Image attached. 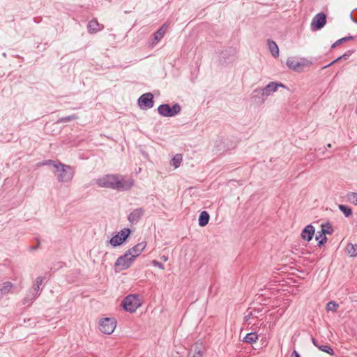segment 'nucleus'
<instances>
[{
	"mask_svg": "<svg viewBox=\"0 0 357 357\" xmlns=\"http://www.w3.org/2000/svg\"><path fill=\"white\" fill-rule=\"evenodd\" d=\"M96 184L101 188H110L118 191H126L134 185L132 178L126 179L121 176L107 174L96 180Z\"/></svg>",
	"mask_w": 357,
	"mask_h": 357,
	"instance_id": "nucleus-1",
	"label": "nucleus"
},
{
	"mask_svg": "<svg viewBox=\"0 0 357 357\" xmlns=\"http://www.w3.org/2000/svg\"><path fill=\"white\" fill-rule=\"evenodd\" d=\"M55 173L56 172L57 180L59 182L67 183L70 181L75 174L74 168L70 165H64L58 162Z\"/></svg>",
	"mask_w": 357,
	"mask_h": 357,
	"instance_id": "nucleus-2",
	"label": "nucleus"
},
{
	"mask_svg": "<svg viewBox=\"0 0 357 357\" xmlns=\"http://www.w3.org/2000/svg\"><path fill=\"white\" fill-rule=\"evenodd\" d=\"M237 141L229 138L218 137L215 142L214 151L222 154L224 152L231 150L236 146Z\"/></svg>",
	"mask_w": 357,
	"mask_h": 357,
	"instance_id": "nucleus-3",
	"label": "nucleus"
},
{
	"mask_svg": "<svg viewBox=\"0 0 357 357\" xmlns=\"http://www.w3.org/2000/svg\"><path fill=\"white\" fill-rule=\"evenodd\" d=\"M130 252H126L119 257L114 263L116 272H120L129 268L135 261V257L130 256Z\"/></svg>",
	"mask_w": 357,
	"mask_h": 357,
	"instance_id": "nucleus-4",
	"label": "nucleus"
},
{
	"mask_svg": "<svg viewBox=\"0 0 357 357\" xmlns=\"http://www.w3.org/2000/svg\"><path fill=\"white\" fill-rule=\"evenodd\" d=\"M132 233L130 228H124L114 235L109 241V243L113 247L116 248L126 242Z\"/></svg>",
	"mask_w": 357,
	"mask_h": 357,
	"instance_id": "nucleus-5",
	"label": "nucleus"
},
{
	"mask_svg": "<svg viewBox=\"0 0 357 357\" xmlns=\"http://www.w3.org/2000/svg\"><path fill=\"white\" fill-rule=\"evenodd\" d=\"M140 301L137 295L130 294L123 298L121 305L125 311L132 313L140 306Z\"/></svg>",
	"mask_w": 357,
	"mask_h": 357,
	"instance_id": "nucleus-6",
	"label": "nucleus"
},
{
	"mask_svg": "<svg viewBox=\"0 0 357 357\" xmlns=\"http://www.w3.org/2000/svg\"><path fill=\"white\" fill-rule=\"evenodd\" d=\"M181 110L178 103L174 104L172 107L169 104H162L158 107V114L165 117H172L178 114Z\"/></svg>",
	"mask_w": 357,
	"mask_h": 357,
	"instance_id": "nucleus-7",
	"label": "nucleus"
},
{
	"mask_svg": "<svg viewBox=\"0 0 357 357\" xmlns=\"http://www.w3.org/2000/svg\"><path fill=\"white\" fill-rule=\"evenodd\" d=\"M333 233V229L329 222L322 224L321 226V231L315 236V239L318 241L317 245L319 247L323 246L327 241L326 234H331Z\"/></svg>",
	"mask_w": 357,
	"mask_h": 357,
	"instance_id": "nucleus-8",
	"label": "nucleus"
},
{
	"mask_svg": "<svg viewBox=\"0 0 357 357\" xmlns=\"http://www.w3.org/2000/svg\"><path fill=\"white\" fill-rule=\"evenodd\" d=\"M308 61L304 58L289 57L286 62V65L289 69L296 72L302 71L303 68L308 66Z\"/></svg>",
	"mask_w": 357,
	"mask_h": 357,
	"instance_id": "nucleus-9",
	"label": "nucleus"
},
{
	"mask_svg": "<svg viewBox=\"0 0 357 357\" xmlns=\"http://www.w3.org/2000/svg\"><path fill=\"white\" fill-rule=\"evenodd\" d=\"M116 324L114 318H104L99 322V329L102 333L109 335L114 331Z\"/></svg>",
	"mask_w": 357,
	"mask_h": 357,
	"instance_id": "nucleus-10",
	"label": "nucleus"
},
{
	"mask_svg": "<svg viewBox=\"0 0 357 357\" xmlns=\"http://www.w3.org/2000/svg\"><path fill=\"white\" fill-rule=\"evenodd\" d=\"M236 50L233 47H228L222 50L219 56V63L224 66L232 62L234 59Z\"/></svg>",
	"mask_w": 357,
	"mask_h": 357,
	"instance_id": "nucleus-11",
	"label": "nucleus"
},
{
	"mask_svg": "<svg viewBox=\"0 0 357 357\" xmlns=\"http://www.w3.org/2000/svg\"><path fill=\"white\" fill-rule=\"evenodd\" d=\"M137 102L141 109H151L154 105L153 95L151 93H144L138 98Z\"/></svg>",
	"mask_w": 357,
	"mask_h": 357,
	"instance_id": "nucleus-12",
	"label": "nucleus"
},
{
	"mask_svg": "<svg viewBox=\"0 0 357 357\" xmlns=\"http://www.w3.org/2000/svg\"><path fill=\"white\" fill-rule=\"evenodd\" d=\"M326 24V15L324 13H317L312 20L310 26L312 31L322 29Z\"/></svg>",
	"mask_w": 357,
	"mask_h": 357,
	"instance_id": "nucleus-13",
	"label": "nucleus"
},
{
	"mask_svg": "<svg viewBox=\"0 0 357 357\" xmlns=\"http://www.w3.org/2000/svg\"><path fill=\"white\" fill-rule=\"evenodd\" d=\"M279 87L286 88L285 85L280 82H271L267 84L264 88L261 89V96L268 97L273 92L277 91Z\"/></svg>",
	"mask_w": 357,
	"mask_h": 357,
	"instance_id": "nucleus-14",
	"label": "nucleus"
},
{
	"mask_svg": "<svg viewBox=\"0 0 357 357\" xmlns=\"http://www.w3.org/2000/svg\"><path fill=\"white\" fill-rule=\"evenodd\" d=\"M144 214V210L142 208H138L133 210L128 217V220L132 225L137 224Z\"/></svg>",
	"mask_w": 357,
	"mask_h": 357,
	"instance_id": "nucleus-15",
	"label": "nucleus"
},
{
	"mask_svg": "<svg viewBox=\"0 0 357 357\" xmlns=\"http://www.w3.org/2000/svg\"><path fill=\"white\" fill-rule=\"evenodd\" d=\"M314 232V227L311 224L307 225L301 231V238L309 242L312 239Z\"/></svg>",
	"mask_w": 357,
	"mask_h": 357,
	"instance_id": "nucleus-16",
	"label": "nucleus"
},
{
	"mask_svg": "<svg viewBox=\"0 0 357 357\" xmlns=\"http://www.w3.org/2000/svg\"><path fill=\"white\" fill-rule=\"evenodd\" d=\"M146 246V242L142 241V242L137 243V245H135V246H133L132 248L128 250L126 252H130V255L134 256L135 259L138 256H139L142 254V252L145 249Z\"/></svg>",
	"mask_w": 357,
	"mask_h": 357,
	"instance_id": "nucleus-17",
	"label": "nucleus"
},
{
	"mask_svg": "<svg viewBox=\"0 0 357 357\" xmlns=\"http://www.w3.org/2000/svg\"><path fill=\"white\" fill-rule=\"evenodd\" d=\"M168 26L169 25L167 23H165L158 29L156 32L154 33L153 41L152 44H156L163 38L165 32L167 31Z\"/></svg>",
	"mask_w": 357,
	"mask_h": 357,
	"instance_id": "nucleus-18",
	"label": "nucleus"
},
{
	"mask_svg": "<svg viewBox=\"0 0 357 357\" xmlns=\"http://www.w3.org/2000/svg\"><path fill=\"white\" fill-rule=\"evenodd\" d=\"M312 342L313 343V344L319 348V350H321V351H324L325 353H327L331 356L334 355V351L333 349L331 347L330 345L328 344H320L319 343V341L317 340L314 337H312Z\"/></svg>",
	"mask_w": 357,
	"mask_h": 357,
	"instance_id": "nucleus-19",
	"label": "nucleus"
},
{
	"mask_svg": "<svg viewBox=\"0 0 357 357\" xmlns=\"http://www.w3.org/2000/svg\"><path fill=\"white\" fill-rule=\"evenodd\" d=\"M13 287V284L10 282H4L0 284V299L8 294Z\"/></svg>",
	"mask_w": 357,
	"mask_h": 357,
	"instance_id": "nucleus-20",
	"label": "nucleus"
},
{
	"mask_svg": "<svg viewBox=\"0 0 357 357\" xmlns=\"http://www.w3.org/2000/svg\"><path fill=\"white\" fill-rule=\"evenodd\" d=\"M40 295V293L34 292L31 291H29L26 296L23 299V304L24 305H28V306H30L33 301Z\"/></svg>",
	"mask_w": 357,
	"mask_h": 357,
	"instance_id": "nucleus-21",
	"label": "nucleus"
},
{
	"mask_svg": "<svg viewBox=\"0 0 357 357\" xmlns=\"http://www.w3.org/2000/svg\"><path fill=\"white\" fill-rule=\"evenodd\" d=\"M268 49L275 58L279 56V48L276 43L271 39H268L267 40Z\"/></svg>",
	"mask_w": 357,
	"mask_h": 357,
	"instance_id": "nucleus-22",
	"label": "nucleus"
},
{
	"mask_svg": "<svg viewBox=\"0 0 357 357\" xmlns=\"http://www.w3.org/2000/svg\"><path fill=\"white\" fill-rule=\"evenodd\" d=\"M192 353V357H202L203 351H202V345L198 342L194 344L190 350V354Z\"/></svg>",
	"mask_w": 357,
	"mask_h": 357,
	"instance_id": "nucleus-23",
	"label": "nucleus"
},
{
	"mask_svg": "<svg viewBox=\"0 0 357 357\" xmlns=\"http://www.w3.org/2000/svg\"><path fill=\"white\" fill-rule=\"evenodd\" d=\"M210 219V215L206 211H203L201 212L199 216L198 222L200 227H204L208 225Z\"/></svg>",
	"mask_w": 357,
	"mask_h": 357,
	"instance_id": "nucleus-24",
	"label": "nucleus"
},
{
	"mask_svg": "<svg viewBox=\"0 0 357 357\" xmlns=\"http://www.w3.org/2000/svg\"><path fill=\"white\" fill-rule=\"evenodd\" d=\"M45 279V277H38L36 279V281L35 282L33 283L31 289H30V291H34V292H38V293H40V291L42 289H40V286L42 285L44 280Z\"/></svg>",
	"mask_w": 357,
	"mask_h": 357,
	"instance_id": "nucleus-25",
	"label": "nucleus"
},
{
	"mask_svg": "<svg viewBox=\"0 0 357 357\" xmlns=\"http://www.w3.org/2000/svg\"><path fill=\"white\" fill-rule=\"evenodd\" d=\"M99 23L96 20H91L89 22L87 28L90 33H96L99 30Z\"/></svg>",
	"mask_w": 357,
	"mask_h": 357,
	"instance_id": "nucleus-26",
	"label": "nucleus"
},
{
	"mask_svg": "<svg viewBox=\"0 0 357 357\" xmlns=\"http://www.w3.org/2000/svg\"><path fill=\"white\" fill-rule=\"evenodd\" d=\"M258 340V335L255 332H250L246 334L243 341L246 343L252 344Z\"/></svg>",
	"mask_w": 357,
	"mask_h": 357,
	"instance_id": "nucleus-27",
	"label": "nucleus"
},
{
	"mask_svg": "<svg viewBox=\"0 0 357 357\" xmlns=\"http://www.w3.org/2000/svg\"><path fill=\"white\" fill-rule=\"evenodd\" d=\"M354 52V51L353 50H349L348 51H347L344 54H343L342 55L338 56L336 59H335L334 61H333L331 63H330L329 64H328L327 66H326L324 68H327L331 65H333V63L342 60V59H344V60H347L351 55Z\"/></svg>",
	"mask_w": 357,
	"mask_h": 357,
	"instance_id": "nucleus-28",
	"label": "nucleus"
},
{
	"mask_svg": "<svg viewBox=\"0 0 357 357\" xmlns=\"http://www.w3.org/2000/svg\"><path fill=\"white\" fill-rule=\"evenodd\" d=\"M346 251L350 257H356L357 255V245L348 243L346 246Z\"/></svg>",
	"mask_w": 357,
	"mask_h": 357,
	"instance_id": "nucleus-29",
	"label": "nucleus"
},
{
	"mask_svg": "<svg viewBox=\"0 0 357 357\" xmlns=\"http://www.w3.org/2000/svg\"><path fill=\"white\" fill-rule=\"evenodd\" d=\"M338 208L346 218H349L352 215V209L347 205L340 204Z\"/></svg>",
	"mask_w": 357,
	"mask_h": 357,
	"instance_id": "nucleus-30",
	"label": "nucleus"
},
{
	"mask_svg": "<svg viewBox=\"0 0 357 357\" xmlns=\"http://www.w3.org/2000/svg\"><path fill=\"white\" fill-rule=\"evenodd\" d=\"M77 119H78V116L76 114H73L71 115H68V116L59 118L57 120V123H66V122L76 120Z\"/></svg>",
	"mask_w": 357,
	"mask_h": 357,
	"instance_id": "nucleus-31",
	"label": "nucleus"
},
{
	"mask_svg": "<svg viewBox=\"0 0 357 357\" xmlns=\"http://www.w3.org/2000/svg\"><path fill=\"white\" fill-rule=\"evenodd\" d=\"M346 197L348 202L357 206V192H349L347 194Z\"/></svg>",
	"mask_w": 357,
	"mask_h": 357,
	"instance_id": "nucleus-32",
	"label": "nucleus"
},
{
	"mask_svg": "<svg viewBox=\"0 0 357 357\" xmlns=\"http://www.w3.org/2000/svg\"><path fill=\"white\" fill-rule=\"evenodd\" d=\"M182 162V156L180 154H176L173 157L171 160V165L174 166L175 168H177L180 166Z\"/></svg>",
	"mask_w": 357,
	"mask_h": 357,
	"instance_id": "nucleus-33",
	"label": "nucleus"
},
{
	"mask_svg": "<svg viewBox=\"0 0 357 357\" xmlns=\"http://www.w3.org/2000/svg\"><path fill=\"white\" fill-rule=\"evenodd\" d=\"M254 317L257 318V315H255V314L252 311H249V309H248L246 311V314H245V316L243 317L244 323L247 324L248 325H250V322H249L250 319L251 318H254Z\"/></svg>",
	"mask_w": 357,
	"mask_h": 357,
	"instance_id": "nucleus-34",
	"label": "nucleus"
},
{
	"mask_svg": "<svg viewBox=\"0 0 357 357\" xmlns=\"http://www.w3.org/2000/svg\"><path fill=\"white\" fill-rule=\"evenodd\" d=\"M338 307L339 305L336 302L331 301L326 304V309L327 311H331L335 312L337 311Z\"/></svg>",
	"mask_w": 357,
	"mask_h": 357,
	"instance_id": "nucleus-35",
	"label": "nucleus"
},
{
	"mask_svg": "<svg viewBox=\"0 0 357 357\" xmlns=\"http://www.w3.org/2000/svg\"><path fill=\"white\" fill-rule=\"evenodd\" d=\"M354 38H355V36H346V37L342 38L337 40L335 43H334L332 45L331 47L334 48L337 45H340L341 43H344V42H346V41L354 39Z\"/></svg>",
	"mask_w": 357,
	"mask_h": 357,
	"instance_id": "nucleus-36",
	"label": "nucleus"
},
{
	"mask_svg": "<svg viewBox=\"0 0 357 357\" xmlns=\"http://www.w3.org/2000/svg\"><path fill=\"white\" fill-rule=\"evenodd\" d=\"M261 92H262V90L260 88H258V89H255L253 91H252V98L255 100L257 101V99H259V100L263 98L264 96H261Z\"/></svg>",
	"mask_w": 357,
	"mask_h": 357,
	"instance_id": "nucleus-37",
	"label": "nucleus"
},
{
	"mask_svg": "<svg viewBox=\"0 0 357 357\" xmlns=\"http://www.w3.org/2000/svg\"><path fill=\"white\" fill-rule=\"evenodd\" d=\"M57 164H58V162H56V161L52 160H47L43 162V165L52 166L54 167L55 169H56V167Z\"/></svg>",
	"mask_w": 357,
	"mask_h": 357,
	"instance_id": "nucleus-38",
	"label": "nucleus"
},
{
	"mask_svg": "<svg viewBox=\"0 0 357 357\" xmlns=\"http://www.w3.org/2000/svg\"><path fill=\"white\" fill-rule=\"evenodd\" d=\"M152 264L153 266L158 267L159 268L163 270L165 269V266L162 263L157 261V260H153Z\"/></svg>",
	"mask_w": 357,
	"mask_h": 357,
	"instance_id": "nucleus-39",
	"label": "nucleus"
},
{
	"mask_svg": "<svg viewBox=\"0 0 357 357\" xmlns=\"http://www.w3.org/2000/svg\"><path fill=\"white\" fill-rule=\"evenodd\" d=\"M36 239L37 241V245H36L31 246L30 247V250L31 251H35V250H36L39 248L40 241H39L38 238H36Z\"/></svg>",
	"mask_w": 357,
	"mask_h": 357,
	"instance_id": "nucleus-40",
	"label": "nucleus"
},
{
	"mask_svg": "<svg viewBox=\"0 0 357 357\" xmlns=\"http://www.w3.org/2000/svg\"><path fill=\"white\" fill-rule=\"evenodd\" d=\"M291 357H301L299 353L294 349L293 352L291 353Z\"/></svg>",
	"mask_w": 357,
	"mask_h": 357,
	"instance_id": "nucleus-41",
	"label": "nucleus"
},
{
	"mask_svg": "<svg viewBox=\"0 0 357 357\" xmlns=\"http://www.w3.org/2000/svg\"><path fill=\"white\" fill-rule=\"evenodd\" d=\"M350 19L351 20L354 22V23H356L357 24V19H356L354 16H353V14L352 13H351L350 14Z\"/></svg>",
	"mask_w": 357,
	"mask_h": 357,
	"instance_id": "nucleus-42",
	"label": "nucleus"
},
{
	"mask_svg": "<svg viewBox=\"0 0 357 357\" xmlns=\"http://www.w3.org/2000/svg\"><path fill=\"white\" fill-rule=\"evenodd\" d=\"M161 259H162L163 261H166L168 259V257H166V256H165V255H163V256H162V257H161Z\"/></svg>",
	"mask_w": 357,
	"mask_h": 357,
	"instance_id": "nucleus-43",
	"label": "nucleus"
},
{
	"mask_svg": "<svg viewBox=\"0 0 357 357\" xmlns=\"http://www.w3.org/2000/svg\"><path fill=\"white\" fill-rule=\"evenodd\" d=\"M2 55H3V57H6V54L5 52H3V53L2 54Z\"/></svg>",
	"mask_w": 357,
	"mask_h": 357,
	"instance_id": "nucleus-44",
	"label": "nucleus"
},
{
	"mask_svg": "<svg viewBox=\"0 0 357 357\" xmlns=\"http://www.w3.org/2000/svg\"><path fill=\"white\" fill-rule=\"evenodd\" d=\"M327 146L331 147V144H328Z\"/></svg>",
	"mask_w": 357,
	"mask_h": 357,
	"instance_id": "nucleus-45",
	"label": "nucleus"
}]
</instances>
